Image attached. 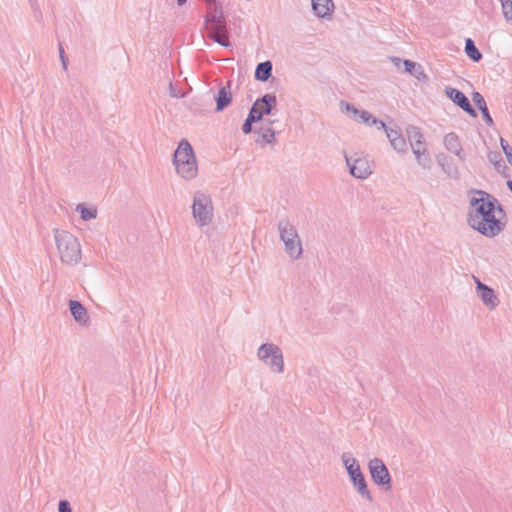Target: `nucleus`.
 <instances>
[{
    "instance_id": "30",
    "label": "nucleus",
    "mask_w": 512,
    "mask_h": 512,
    "mask_svg": "<svg viewBox=\"0 0 512 512\" xmlns=\"http://www.w3.org/2000/svg\"><path fill=\"white\" fill-rule=\"evenodd\" d=\"M417 164L424 170H430L432 167V158L427 151L423 156L416 159Z\"/></svg>"
},
{
    "instance_id": "21",
    "label": "nucleus",
    "mask_w": 512,
    "mask_h": 512,
    "mask_svg": "<svg viewBox=\"0 0 512 512\" xmlns=\"http://www.w3.org/2000/svg\"><path fill=\"white\" fill-rule=\"evenodd\" d=\"M355 120L369 126H376L377 129L386 128V124L383 121L373 117L371 113L366 110L359 111L357 119Z\"/></svg>"
},
{
    "instance_id": "14",
    "label": "nucleus",
    "mask_w": 512,
    "mask_h": 512,
    "mask_svg": "<svg viewBox=\"0 0 512 512\" xmlns=\"http://www.w3.org/2000/svg\"><path fill=\"white\" fill-rule=\"evenodd\" d=\"M444 146L445 148L459 157L460 160L465 159V155L463 154V149L457 134L450 132L444 136Z\"/></svg>"
},
{
    "instance_id": "3",
    "label": "nucleus",
    "mask_w": 512,
    "mask_h": 512,
    "mask_svg": "<svg viewBox=\"0 0 512 512\" xmlns=\"http://www.w3.org/2000/svg\"><path fill=\"white\" fill-rule=\"evenodd\" d=\"M173 164L178 175L183 179L191 180L197 176L196 157L191 144L187 140L180 141L173 155Z\"/></svg>"
},
{
    "instance_id": "19",
    "label": "nucleus",
    "mask_w": 512,
    "mask_h": 512,
    "mask_svg": "<svg viewBox=\"0 0 512 512\" xmlns=\"http://www.w3.org/2000/svg\"><path fill=\"white\" fill-rule=\"evenodd\" d=\"M230 87L231 83L228 82L226 86H223L219 89L217 95L215 96L216 111L224 110L231 103L232 95Z\"/></svg>"
},
{
    "instance_id": "9",
    "label": "nucleus",
    "mask_w": 512,
    "mask_h": 512,
    "mask_svg": "<svg viewBox=\"0 0 512 512\" xmlns=\"http://www.w3.org/2000/svg\"><path fill=\"white\" fill-rule=\"evenodd\" d=\"M276 105V96L273 94H265L253 103L249 113L254 114L255 119L260 121L264 115H269Z\"/></svg>"
},
{
    "instance_id": "34",
    "label": "nucleus",
    "mask_w": 512,
    "mask_h": 512,
    "mask_svg": "<svg viewBox=\"0 0 512 512\" xmlns=\"http://www.w3.org/2000/svg\"><path fill=\"white\" fill-rule=\"evenodd\" d=\"M411 149L416 159L419 158L420 156H423V154H425L428 151L425 144H413V146H411Z\"/></svg>"
},
{
    "instance_id": "42",
    "label": "nucleus",
    "mask_w": 512,
    "mask_h": 512,
    "mask_svg": "<svg viewBox=\"0 0 512 512\" xmlns=\"http://www.w3.org/2000/svg\"><path fill=\"white\" fill-rule=\"evenodd\" d=\"M176 1H177L178 6H183L187 2V0H176Z\"/></svg>"
},
{
    "instance_id": "43",
    "label": "nucleus",
    "mask_w": 512,
    "mask_h": 512,
    "mask_svg": "<svg viewBox=\"0 0 512 512\" xmlns=\"http://www.w3.org/2000/svg\"><path fill=\"white\" fill-rule=\"evenodd\" d=\"M59 50H60V56H61V55H64V51H63V49H62V47H61V46H60Z\"/></svg>"
},
{
    "instance_id": "27",
    "label": "nucleus",
    "mask_w": 512,
    "mask_h": 512,
    "mask_svg": "<svg viewBox=\"0 0 512 512\" xmlns=\"http://www.w3.org/2000/svg\"><path fill=\"white\" fill-rule=\"evenodd\" d=\"M503 17L507 22L512 21V0H499Z\"/></svg>"
},
{
    "instance_id": "26",
    "label": "nucleus",
    "mask_w": 512,
    "mask_h": 512,
    "mask_svg": "<svg viewBox=\"0 0 512 512\" xmlns=\"http://www.w3.org/2000/svg\"><path fill=\"white\" fill-rule=\"evenodd\" d=\"M208 36L216 43L220 44L223 47H229L230 41L228 38V30L225 32H215L208 33Z\"/></svg>"
},
{
    "instance_id": "1",
    "label": "nucleus",
    "mask_w": 512,
    "mask_h": 512,
    "mask_svg": "<svg viewBox=\"0 0 512 512\" xmlns=\"http://www.w3.org/2000/svg\"><path fill=\"white\" fill-rule=\"evenodd\" d=\"M495 201L483 191H475L469 201L468 224L486 237H495L504 228L495 216Z\"/></svg>"
},
{
    "instance_id": "33",
    "label": "nucleus",
    "mask_w": 512,
    "mask_h": 512,
    "mask_svg": "<svg viewBox=\"0 0 512 512\" xmlns=\"http://www.w3.org/2000/svg\"><path fill=\"white\" fill-rule=\"evenodd\" d=\"M255 122H258V121L255 119L254 114L249 113L244 124L242 125L243 133L244 134L250 133L252 131V124Z\"/></svg>"
},
{
    "instance_id": "13",
    "label": "nucleus",
    "mask_w": 512,
    "mask_h": 512,
    "mask_svg": "<svg viewBox=\"0 0 512 512\" xmlns=\"http://www.w3.org/2000/svg\"><path fill=\"white\" fill-rule=\"evenodd\" d=\"M207 5V14L205 22H226L224 9L220 2L217 0H204Z\"/></svg>"
},
{
    "instance_id": "11",
    "label": "nucleus",
    "mask_w": 512,
    "mask_h": 512,
    "mask_svg": "<svg viewBox=\"0 0 512 512\" xmlns=\"http://www.w3.org/2000/svg\"><path fill=\"white\" fill-rule=\"evenodd\" d=\"M345 158L346 163L349 166L350 174L353 177L358 179H366L368 176L371 175L372 170L366 158L359 157L354 160L347 156Z\"/></svg>"
},
{
    "instance_id": "2",
    "label": "nucleus",
    "mask_w": 512,
    "mask_h": 512,
    "mask_svg": "<svg viewBox=\"0 0 512 512\" xmlns=\"http://www.w3.org/2000/svg\"><path fill=\"white\" fill-rule=\"evenodd\" d=\"M54 239L60 260L63 264L75 266L82 258L81 245L78 239L66 230H54Z\"/></svg>"
},
{
    "instance_id": "39",
    "label": "nucleus",
    "mask_w": 512,
    "mask_h": 512,
    "mask_svg": "<svg viewBox=\"0 0 512 512\" xmlns=\"http://www.w3.org/2000/svg\"><path fill=\"white\" fill-rule=\"evenodd\" d=\"M403 65L405 68V72L407 73H412V71L415 70V68L418 66L415 62L410 60H404Z\"/></svg>"
},
{
    "instance_id": "36",
    "label": "nucleus",
    "mask_w": 512,
    "mask_h": 512,
    "mask_svg": "<svg viewBox=\"0 0 512 512\" xmlns=\"http://www.w3.org/2000/svg\"><path fill=\"white\" fill-rule=\"evenodd\" d=\"M386 132V135H387V138L389 139L390 143L392 141H394V139L398 138L399 136H401V133L397 130H394L392 128H388L386 126V128H383Z\"/></svg>"
},
{
    "instance_id": "37",
    "label": "nucleus",
    "mask_w": 512,
    "mask_h": 512,
    "mask_svg": "<svg viewBox=\"0 0 512 512\" xmlns=\"http://www.w3.org/2000/svg\"><path fill=\"white\" fill-rule=\"evenodd\" d=\"M58 512H72L70 503L67 500H60L58 504Z\"/></svg>"
},
{
    "instance_id": "32",
    "label": "nucleus",
    "mask_w": 512,
    "mask_h": 512,
    "mask_svg": "<svg viewBox=\"0 0 512 512\" xmlns=\"http://www.w3.org/2000/svg\"><path fill=\"white\" fill-rule=\"evenodd\" d=\"M500 145L507 158V161L512 166V148L510 147L509 143L503 138L500 139Z\"/></svg>"
},
{
    "instance_id": "8",
    "label": "nucleus",
    "mask_w": 512,
    "mask_h": 512,
    "mask_svg": "<svg viewBox=\"0 0 512 512\" xmlns=\"http://www.w3.org/2000/svg\"><path fill=\"white\" fill-rule=\"evenodd\" d=\"M368 468L375 484L384 487L385 490L391 488V476L383 460L379 458L371 459Z\"/></svg>"
},
{
    "instance_id": "16",
    "label": "nucleus",
    "mask_w": 512,
    "mask_h": 512,
    "mask_svg": "<svg viewBox=\"0 0 512 512\" xmlns=\"http://www.w3.org/2000/svg\"><path fill=\"white\" fill-rule=\"evenodd\" d=\"M311 4L313 12L320 18L329 17L334 11L332 0H311Z\"/></svg>"
},
{
    "instance_id": "17",
    "label": "nucleus",
    "mask_w": 512,
    "mask_h": 512,
    "mask_svg": "<svg viewBox=\"0 0 512 512\" xmlns=\"http://www.w3.org/2000/svg\"><path fill=\"white\" fill-rule=\"evenodd\" d=\"M437 163L442 168L443 172L452 179H459L460 172L458 167L445 155L439 154L436 157Z\"/></svg>"
},
{
    "instance_id": "25",
    "label": "nucleus",
    "mask_w": 512,
    "mask_h": 512,
    "mask_svg": "<svg viewBox=\"0 0 512 512\" xmlns=\"http://www.w3.org/2000/svg\"><path fill=\"white\" fill-rule=\"evenodd\" d=\"M76 211L80 213L81 219L84 221L95 219L98 214L96 208H87L84 204H78Z\"/></svg>"
},
{
    "instance_id": "38",
    "label": "nucleus",
    "mask_w": 512,
    "mask_h": 512,
    "mask_svg": "<svg viewBox=\"0 0 512 512\" xmlns=\"http://www.w3.org/2000/svg\"><path fill=\"white\" fill-rule=\"evenodd\" d=\"M169 94L173 98H182L185 96V94L178 91L172 83L169 84Z\"/></svg>"
},
{
    "instance_id": "12",
    "label": "nucleus",
    "mask_w": 512,
    "mask_h": 512,
    "mask_svg": "<svg viewBox=\"0 0 512 512\" xmlns=\"http://www.w3.org/2000/svg\"><path fill=\"white\" fill-rule=\"evenodd\" d=\"M444 91L446 96L449 99H451L452 102L459 106L462 110H464L472 117L477 116L475 109L471 106L468 98L465 96L464 93L450 86L445 87Z\"/></svg>"
},
{
    "instance_id": "41",
    "label": "nucleus",
    "mask_w": 512,
    "mask_h": 512,
    "mask_svg": "<svg viewBox=\"0 0 512 512\" xmlns=\"http://www.w3.org/2000/svg\"><path fill=\"white\" fill-rule=\"evenodd\" d=\"M61 62H62V66H63V69L64 70H67V61L65 59V56L64 55H61Z\"/></svg>"
},
{
    "instance_id": "24",
    "label": "nucleus",
    "mask_w": 512,
    "mask_h": 512,
    "mask_svg": "<svg viewBox=\"0 0 512 512\" xmlns=\"http://www.w3.org/2000/svg\"><path fill=\"white\" fill-rule=\"evenodd\" d=\"M465 53L474 62H479L482 59L481 52L470 38H467L465 41Z\"/></svg>"
},
{
    "instance_id": "28",
    "label": "nucleus",
    "mask_w": 512,
    "mask_h": 512,
    "mask_svg": "<svg viewBox=\"0 0 512 512\" xmlns=\"http://www.w3.org/2000/svg\"><path fill=\"white\" fill-rule=\"evenodd\" d=\"M340 107L341 111L345 112L350 118L357 119V115L360 110H358L354 105L342 101L340 102Z\"/></svg>"
},
{
    "instance_id": "5",
    "label": "nucleus",
    "mask_w": 512,
    "mask_h": 512,
    "mask_svg": "<svg viewBox=\"0 0 512 512\" xmlns=\"http://www.w3.org/2000/svg\"><path fill=\"white\" fill-rule=\"evenodd\" d=\"M341 461L347 471L349 479L358 494L365 500L372 502L373 497L368 489L366 479L361 471L358 461L349 452L341 455Z\"/></svg>"
},
{
    "instance_id": "4",
    "label": "nucleus",
    "mask_w": 512,
    "mask_h": 512,
    "mask_svg": "<svg viewBox=\"0 0 512 512\" xmlns=\"http://www.w3.org/2000/svg\"><path fill=\"white\" fill-rule=\"evenodd\" d=\"M277 230L285 253L291 260H299L303 255V244L296 226L288 219H282L277 224Z\"/></svg>"
},
{
    "instance_id": "20",
    "label": "nucleus",
    "mask_w": 512,
    "mask_h": 512,
    "mask_svg": "<svg viewBox=\"0 0 512 512\" xmlns=\"http://www.w3.org/2000/svg\"><path fill=\"white\" fill-rule=\"evenodd\" d=\"M472 100L474 104L478 107V109L481 111L484 121L488 126L493 125V119L490 116V113L487 108L486 101L484 97L479 92H473L472 93Z\"/></svg>"
},
{
    "instance_id": "31",
    "label": "nucleus",
    "mask_w": 512,
    "mask_h": 512,
    "mask_svg": "<svg viewBox=\"0 0 512 512\" xmlns=\"http://www.w3.org/2000/svg\"><path fill=\"white\" fill-rule=\"evenodd\" d=\"M391 146L399 153H405L407 151V145L405 138L401 135L391 142Z\"/></svg>"
},
{
    "instance_id": "35",
    "label": "nucleus",
    "mask_w": 512,
    "mask_h": 512,
    "mask_svg": "<svg viewBox=\"0 0 512 512\" xmlns=\"http://www.w3.org/2000/svg\"><path fill=\"white\" fill-rule=\"evenodd\" d=\"M414 71V76L419 81L426 82L428 80L427 74L420 65H418Z\"/></svg>"
},
{
    "instance_id": "10",
    "label": "nucleus",
    "mask_w": 512,
    "mask_h": 512,
    "mask_svg": "<svg viewBox=\"0 0 512 512\" xmlns=\"http://www.w3.org/2000/svg\"><path fill=\"white\" fill-rule=\"evenodd\" d=\"M473 278L476 284L477 296L489 310H494L499 305V299L495 291L488 285L482 283L477 277Z\"/></svg>"
},
{
    "instance_id": "23",
    "label": "nucleus",
    "mask_w": 512,
    "mask_h": 512,
    "mask_svg": "<svg viewBox=\"0 0 512 512\" xmlns=\"http://www.w3.org/2000/svg\"><path fill=\"white\" fill-rule=\"evenodd\" d=\"M406 134L410 143V146L413 144L422 145L424 143V137L418 127L410 125L406 129Z\"/></svg>"
},
{
    "instance_id": "29",
    "label": "nucleus",
    "mask_w": 512,
    "mask_h": 512,
    "mask_svg": "<svg viewBox=\"0 0 512 512\" xmlns=\"http://www.w3.org/2000/svg\"><path fill=\"white\" fill-rule=\"evenodd\" d=\"M208 33L225 32L227 30L226 22H205Z\"/></svg>"
},
{
    "instance_id": "6",
    "label": "nucleus",
    "mask_w": 512,
    "mask_h": 512,
    "mask_svg": "<svg viewBox=\"0 0 512 512\" xmlns=\"http://www.w3.org/2000/svg\"><path fill=\"white\" fill-rule=\"evenodd\" d=\"M213 205L211 197L201 191L193 196L192 214L197 225L200 227L209 225L213 220Z\"/></svg>"
},
{
    "instance_id": "40",
    "label": "nucleus",
    "mask_w": 512,
    "mask_h": 512,
    "mask_svg": "<svg viewBox=\"0 0 512 512\" xmlns=\"http://www.w3.org/2000/svg\"><path fill=\"white\" fill-rule=\"evenodd\" d=\"M392 62L395 64V66L399 67L401 63H403V61L398 58V57H392L391 58Z\"/></svg>"
},
{
    "instance_id": "7",
    "label": "nucleus",
    "mask_w": 512,
    "mask_h": 512,
    "mask_svg": "<svg viewBox=\"0 0 512 512\" xmlns=\"http://www.w3.org/2000/svg\"><path fill=\"white\" fill-rule=\"evenodd\" d=\"M257 358L269 369L281 374L284 372V356L281 348L274 343H263L257 350Z\"/></svg>"
},
{
    "instance_id": "18",
    "label": "nucleus",
    "mask_w": 512,
    "mask_h": 512,
    "mask_svg": "<svg viewBox=\"0 0 512 512\" xmlns=\"http://www.w3.org/2000/svg\"><path fill=\"white\" fill-rule=\"evenodd\" d=\"M69 308L74 320L79 324H87L89 316L86 308L77 300L69 301Z\"/></svg>"
},
{
    "instance_id": "15",
    "label": "nucleus",
    "mask_w": 512,
    "mask_h": 512,
    "mask_svg": "<svg viewBox=\"0 0 512 512\" xmlns=\"http://www.w3.org/2000/svg\"><path fill=\"white\" fill-rule=\"evenodd\" d=\"M274 121H268L267 126H262L258 130L255 131L257 138L255 142L264 147L266 144H272L275 142V131L270 127Z\"/></svg>"
},
{
    "instance_id": "22",
    "label": "nucleus",
    "mask_w": 512,
    "mask_h": 512,
    "mask_svg": "<svg viewBox=\"0 0 512 512\" xmlns=\"http://www.w3.org/2000/svg\"><path fill=\"white\" fill-rule=\"evenodd\" d=\"M272 74V63L270 61L261 62L255 70V78L259 81H267Z\"/></svg>"
}]
</instances>
